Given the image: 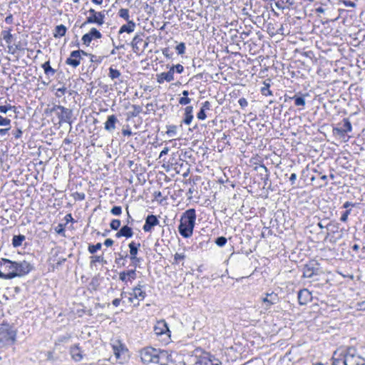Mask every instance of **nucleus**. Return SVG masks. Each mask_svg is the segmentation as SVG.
Masks as SVG:
<instances>
[{"instance_id":"nucleus-54","label":"nucleus","mask_w":365,"mask_h":365,"mask_svg":"<svg viewBox=\"0 0 365 365\" xmlns=\"http://www.w3.org/2000/svg\"><path fill=\"white\" fill-rule=\"evenodd\" d=\"M210 108H211V103L208 101H206L202 103L201 109L206 110H210Z\"/></svg>"},{"instance_id":"nucleus-8","label":"nucleus","mask_w":365,"mask_h":365,"mask_svg":"<svg viewBox=\"0 0 365 365\" xmlns=\"http://www.w3.org/2000/svg\"><path fill=\"white\" fill-rule=\"evenodd\" d=\"M81 54L88 56V53L83 50L73 51L70 53V56L66 59V63L67 65L71 66L73 68H76L80 65Z\"/></svg>"},{"instance_id":"nucleus-44","label":"nucleus","mask_w":365,"mask_h":365,"mask_svg":"<svg viewBox=\"0 0 365 365\" xmlns=\"http://www.w3.org/2000/svg\"><path fill=\"white\" fill-rule=\"evenodd\" d=\"M185 258V255L183 253H175L174 255V262L178 263L180 261L183 260Z\"/></svg>"},{"instance_id":"nucleus-7","label":"nucleus","mask_w":365,"mask_h":365,"mask_svg":"<svg viewBox=\"0 0 365 365\" xmlns=\"http://www.w3.org/2000/svg\"><path fill=\"white\" fill-rule=\"evenodd\" d=\"M319 274V267L316 261H310L308 264H305L303 268V277L305 278H311Z\"/></svg>"},{"instance_id":"nucleus-63","label":"nucleus","mask_w":365,"mask_h":365,"mask_svg":"<svg viewBox=\"0 0 365 365\" xmlns=\"http://www.w3.org/2000/svg\"><path fill=\"white\" fill-rule=\"evenodd\" d=\"M297 174L296 173H292L289 178V180L292 183V185H294L295 183V181L297 180Z\"/></svg>"},{"instance_id":"nucleus-23","label":"nucleus","mask_w":365,"mask_h":365,"mask_svg":"<svg viewBox=\"0 0 365 365\" xmlns=\"http://www.w3.org/2000/svg\"><path fill=\"white\" fill-rule=\"evenodd\" d=\"M66 31H67V29L64 25H63V24L58 25L56 26V28L54 29L53 36L56 38L64 36L66 33Z\"/></svg>"},{"instance_id":"nucleus-52","label":"nucleus","mask_w":365,"mask_h":365,"mask_svg":"<svg viewBox=\"0 0 365 365\" xmlns=\"http://www.w3.org/2000/svg\"><path fill=\"white\" fill-rule=\"evenodd\" d=\"M14 106L11 105L9 106H0V112L2 113H6L8 110L14 108Z\"/></svg>"},{"instance_id":"nucleus-27","label":"nucleus","mask_w":365,"mask_h":365,"mask_svg":"<svg viewBox=\"0 0 365 365\" xmlns=\"http://www.w3.org/2000/svg\"><path fill=\"white\" fill-rule=\"evenodd\" d=\"M25 239L26 237L23 235H14L12 239V245L14 247H20Z\"/></svg>"},{"instance_id":"nucleus-43","label":"nucleus","mask_w":365,"mask_h":365,"mask_svg":"<svg viewBox=\"0 0 365 365\" xmlns=\"http://www.w3.org/2000/svg\"><path fill=\"white\" fill-rule=\"evenodd\" d=\"M333 133L334 135H339L340 137H343L345 135L344 130L341 128V127H336L333 128Z\"/></svg>"},{"instance_id":"nucleus-42","label":"nucleus","mask_w":365,"mask_h":365,"mask_svg":"<svg viewBox=\"0 0 365 365\" xmlns=\"http://www.w3.org/2000/svg\"><path fill=\"white\" fill-rule=\"evenodd\" d=\"M96 262H103V263H106V261L104 260V258L103 256H97V255H95V256H92L91 257V264H95Z\"/></svg>"},{"instance_id":"nucleus-25","label":"nucleus","mask_w":365,"mask_h":365,"mask_svg":"<svg viewBox=\"0 0 365 365\" xmlns=\"http://www.w3.org/2000/svg\"><path fill=\"white\" fill-rule=\"evenodd\" d=\"M278 297L274 293L267 294L266 297L262 300L264 303H267L269 306L276 304L278 302Z\"/></svg>"},{"instance_id":"nucleus-6","label":"nucleus","mask_w":365,"mask_h":365,"mask_svg":"<svg viewBox=\"0 0 365 365\" xmlns=\"http://www.w3.org/2000/svg\"><path fill=\"white\" fill-rule=\"evenodd\" d=\"M89 16L86 18V21L82 24L81 28L85 26L86 24H95L98 26H102L105 23V11H96L93 9H90L88 11Z\"/></svg>"},{"instance_id":"nucleus-39","label":"nucleus","mask_w":365,"mask_h":365,"mask_svg":"<svg viewBox=\"0 0 365 365\" xmlns=\"http://www.w3.org/2000/svg\"><path fill=\"white\" fill-rule=\"evenodd\" d=\"M338 225L337 223H335V222H329L327 225H326V229L328 230V231H331V232H334L336 230H338Z\"/></svg>"},{"instance_id":"nucleus-60","label":"nucleus","mask_w":365,"mask_h":365,"mask_svg":"<svg viewBox=\"0 0 365 365\" xmlns=\"http://www.w3.org/2000/svg\"><path fill=\"white\" fill-rule=\"evenodd\" d=\"M114 243V241L112 240V239H106L104 242V245L106 246V247H110L113 245Z\"/></svg>"},{"instance_id":"nucleus-49","label":"nucleus","mask_w":365,"mask_h":365,"mask_svg":"<svg viewBox=\"0 0 365 365\" xmlns=\"http://www.w3.org/2000/svg\"><path fill=\"white\" fill-rule=\"evenodd\" d=\"M163 54L168 58H171L173 56V53L170 51L169 48H165L162 51Z\"/></svg>"},{"instance_id":"nucleus-41","label":"nucleus","mask_w":365,"mask_h":365,"mask_svg":"<svg viewBox=\"0 0 365 365\" xmlns=\"http://www.w3.org/2000/svg\"><path fill=\"white\" fill-rule=\"evenodd\" d=\"M227 238L225 237H219L215 240V244L219 247H223L227 243Z\"/></svg>"},{"instance_id":"nucleus-3","label":"nucleus","mask_w":365,"mask_h":365,"mask_svg":"<svg viewBox=\"0 0 365 365\" xmlns=\"http://www.w3.org/2000/svg\"><path fill=\"white\" fill-rule=\"evenodd\" d=\"M140 356L144 364H164V359L168 358V354L165 351H160L155 348L147 346L140 351Z\"/></svg>"},{"instance_id":"nucleus-24","label":"nucleus","mask_w":365,"mask_h":365,"mask_svg":"<svg viewBox=\"0 0 365 365\" xmlns=\"http://www.w3.org/2000/svg\"><path fill=\"white\" fill-rule=\"evenodd\" d=\"M140 247V244L139 242H131L130 243H129V245H128V247L130 249L129 257H137Z\"/></svg>"},{"instance_id":"nucleus-9","label":"nucleus","mask_w":365,"mask_h":365,"mask_svg":"<svg viewBox=\"0 0 365 365\" xmlns=\"http://www.w3.org/2000/svg\"><path fill=\"white\" fill-rule=\"evenodd\" d=\"M102 38L101 33L96 28H92L88 33L82 36L83 44L88 46L93 39H99Z\"/></svg>"},{"instance_id":"nucleus-16","label":"nucleus","mask_w":365,"mask_h":365,"mask_svg":"<svg viewBox=\"0 0 365 365\" xmlns=\"http://www.w3.org/2000/svg\"><path fill=\"white\" fill-rule=\"evenodd\" d=\"M118 122L117 117L115 115H108L106 121L104 123V128L106 131L112 133L115 129V125Z\"/></svg>"},{"instance_id":"nucleus-64","label":"nucleus","mask_w":365,"mask_h":365,"mask_svg":"<svg viewBox=\"0 0 365 365\" xmlns=\"http://www.w3.org/2000/svg\"><path fill=\"white\" fill-rule=\"evenodd\" d=\"M56 231L58 234L64 232V229L63 228L62 225H58V227L56 228Z\"/></svg>"},{"instance_id":"nucleus-50","label":"nucleus","mask_w":365,"mask_h":365,"mask_svg":"<svg viewBox=\"0 0 365 365\" xmlns=\"http://www.w3.org/2000/svg\"><path fill=\"white\" fill-rule=\"evenodd\" d=\"M191 102V99L188 97H181L179 99V103L180 105H187Z\"/></svg>"},{"instance_id":"nucleus-11","label":"nucleus","mask_w":365,"mask_h":365,"mask_svg":"<svg viewBox=\"0 0 365 365\" xmlns=\"http://www.w3.org/2000/svg\"><path fill=\"white\" fill-rule=\"evenodd\" d=\"M1 335L5 338L6 341L14 343L16 339V331L9 325H3L1 327Z\"/></svg>"},{"instance_id":"nucleus-35","label":"nucleus","mask_w":365,"mask_h":365,"mask_svg":"<svg viewBox=\"0 0 365 365\" xmlns=\"http://www.w3.org/2000/svg\"><path fill=\"white\" fill-rule=\"evenodd\" d=\"M101 247H102L101 243L98 242L96 245H89L88 250L91 254H94L98 250H101Z\"/></svg>"},{"instance_id":"nucleus-59","label":"nucleus","mask_w":365,"mask_h":365,"mask_svg":"<svg viewBox=\"0 0 365 365\" xmlns=\"http://www.w3.org/2000/svg\"><path fill=\"white\" fill-rule=\"evenodd\" d=\"M113 44L114 48L110 51V55H115L116 53V51H115L116 49L124 47L123 44L120 45V46H115L114 43Z\"/></svg>"},{"instance_id":"nucleus-20","label":"nucleus","mask_w":365,"mask_h":365,"mask_svg":"<svg viewBox=\"0 0 365 365\" xmlns=\"http://www.w3.org/2000/svg\"><path fill=\"white\" fill-rule=\"evenodd\" d=\"M70 354L72 359L76 361H80L83 359L81 350L77 344L71 347Z\"/></svg>"},{"instance_id":"nucleus-1","label":"nucleus","mask_w":365,"mask_h":365,"mask_svg":"<svg viewBox=\"0 0 365 365\" xmlns=\"http://www.w3.org/2000/svg\"><path fill=\"white\" fill-rule=\"evenodd\" d=\"M32 269L33 266L26 260L16 262L6 258L0 259V278L3 279L24 277Z\"/></svg>"},{"instance_id":"nucleus-56","label":"nucleus","mask_w":365,"mask_h":365,"mask_svg":"<svg viewBox=\"0 0 365 365\" xmlns=\"http://www.w3.org/2000/svg\"><path fill=\"white\" fill-rule=\"evenodd\" d=\"M119 257L115 259V263L120 264V261L125 260L127 257H128V255H123L121 254H118Z\"/></svg>"},{"instance_id":"nucleus-32","label":"nucleus","mask_w":365,"mask_h":365,"mask_svg":"<svg viewBox=\"0 0 365 365\" xmlns=\"http://www.w3.org/2000/svg\"><path fill=\"white\" fill-rule=\"evenodd\" d=\"M166 133L170 137H174L177 135V126L175 125H169L166 126Z\"/></svg>"},{"instance_id":"nucleus-57","label":"nucleus","mask_w":365,"mask_h":365,"mask_svg":"<svg viewBox=\"0 0 365 365\" xmlns=\"http://www.w3.org/2000/svg\"><path fill=\"white\" fill-rule=\"evenodd\" d=\"M350 214V210H346V212H344L343 213V215L341 216V218L340 220L342 221V222H346L347 220V218H348V215Z\"/></svg>"},{"instance_id":"nucleus-51","label":"nucleus","mask_w":365,"mask_h":365,"mask_svg":"<svg viewBox=\"0 0 365 365\" xmlns=\"http://www.w3.org/2000/svg\"><path fill=\"white\" fill-rule=\"evenodd\" d=\"M197 118L199 120H205L207 118V115L205 114V110L200 108V111L197 114Z\"/></svg>"},{"instance_id":"nucleus-21","label":"nucleus","mask_w":365,"mask_h":365,"mask_svg":"<svg viewBox=\"0 0 365 365\" xmlns=\"http://www.w3.org/2000/svg\"><path fill=\"white\" fill-rule=\"evenodd\" d=\"M193 107L191 106H188L185 108L184 118L182 120V123L185 125H190L193 119Z\"/></svg>"},{"instance_id":"nucleus-14","label":"nucleus","mask_w":365,"mask_h":365,"mask_svg":"<svg viewBox=\"0 0 365 365\" xmlns=\"http://www.w3.org/2000/svg\"><path fill=\"white\" fill-rule=\"evenodd\" d=\"M312 299L311 292L307 289H301L298 292V301L300 305H305Z\"/></svg>"},{"instance_id":"nucleus-47","label":"nucleus","mask_w":365,"mask_h":365,"mask_svg":"<svg viewBox=\"0 0 365 365\" xmlns=\"http://www.w3.org/2000/svg\"><path fill=\"white\" fill-rule=\"evenodd\" d=\"M170 69H173V73L176 71L178 73H181L184 71V67L181 64L173 65Z\"/></svg>"},{"instance_id":"nucleus-15","label":"nucleus","mask_w":365,"mask_h":365,"mask_svg":"<svg viewBox=\"0 0 365 365\" xmlns=\"http://www.w3.org/2000/svg\"><path fill=\"white\" fill-rule=\"evenodd\" d=\"M284 101L287 102L289 100H293L296 106L304 107L306 104L305 96L301 93L295 94L294 96H284Z\"/></svg>"},{"instance_id":"nucleus-10","label":"nucleus","mask_w":365,"mask_h":365,"mask_svg":"<svg viewBox=\"0 0 365 365\" xmlns=\"http://www.w3.org/2000/svg\"><path fill=\"white\" fill-rule=\"evenodd\" d=\"M154 332L157 336H166L170 338V331L168 327L167 323L164 320L159 321L154 327Z\"/></svg>"},{"instance_id":"nucleus-46","label":"nucleus","mask_w":365,"mask_h":365,"mask_svg":"<svg viewBox=\"0 0 365 365\" xmlns=\"http://www.w3.org/2000/svg\"><path fill=\"white\" fill-rule=\"evenodd\" d=\"M135 269L133 268L132 269H130L127 272H125V274H127L129 279H135L136 278V272Z\"/></svg>"},{"instance_id":"nucleus-17","label":"nucleus","mask_w":365,"mask_h":365,"mask_svg":"<svg viewBox=\"0 0 365 365\" xmlns=\"http://www.w3.org/2000/svg\"><path fill=\"white\" fill-rule=\"evenodd\" d=\"M173 80V69H170L168 72H163L157 75V81L159 83H163L164 81L170 82Z\"/></svg>"},{"instance_id":"nucleus-40","label":"nucleus","mask_w":365,"mask_h":365,"mask_svg":"<svg viewBox=\"0 0 365 365\" xmlns=\"http://www.w3.org/2000/svg\"><path fill=\"white\" fill-rule=\"evenodd\" d=\"M2 34H3V38L5 40V41L7 43H10L11 42V39H12V37H13L12 34L10 33V31H3Z\"/></svg>"},{"instance_id":"nucleus-58","label":"nucleus","mask_w":365,"mask_h":365,"mask_svg":"<svg viewBox=\"0 0 365 365\" xmlns=\"http://www.w3.org/2000/svg\"><path fill=\"white\" fill-rule=\"evenodd\" d=\"M75 198L78 200H83L85 199V194L83 192H76Z\"/></svg>"},{"instance_id":"nucleus-12","label":"nucleus","mask_w":365,"mask_h":365,"mask_svg":"<svg viewBox=\"0 0 365 365\" xmlns=\"http://www.w3.org/2000/svg\"><path fill=\"white\" fill-rule=\"evenodd\" d=\"M130 296L128 298L130 302H133L134 299H137L138 300H143L146 296V293L145 291L142 289V286L140 284H138L133 289V293H130Z\"/></svg>"},{"instance_id":"nucleus-48","label":"nucleus","mask_w":365,"mask_h":365,"mask_svg":"<svg viewBox=\"0 0 365 365\" xmlns=\"http://www.w3.org/2000/svg\"><path fill=\"white\" fill-rule=\"evenodd\" d=\"M11 123V120L8 119L6 118H4L1 115H0V125L1 126H6L9 125Z\"/></svg>"},{"instance_id":"nucleus-34","label":"nucleus","mask_w":365,"mask_h":365,"mask_svg":"<svg viewBox=\"0 0 365 365\" xmlns=\"http://www.w3.org/2000/svg\"><path fill=\"white\" fill-rule=\"evenodd\" d=\"M108 76L113 80L118 78L120 76V72L118 70L110 67L109 68Z\"/></svg>"},{"instance_id":"nucleus-13","label":"nucleus","mask_w":365,"mask_h":365,"mask_svg":"<svg viewBox=\"0 0 365 365\" xmlns=\"http://www.w3.org/2000/svg\"><path fill=\"white\" fill-rule=\"evenodd\" d=\"M158 224L159 220H158L157 217L153 215H150L146 217L143 229L146 232H150L153 227Z\"/></svg>"},{"instance_id":"nucleus-19","label":"nucleus","mask_w":365,"mask_h":365,"mask_svg":"<svg viewBox=\"0 0 365 365\" xmlns=\"http://www.w3.org/2000/svg\"><path fill=\"white\" fill-rule=\"evenodd\" d=\"M136 27V24L133 21H127L126 24H123L121 26L118 31V34H122L123 33L130 34L134 31Z\"/></svg>"},{"instance_id":"nucleus-37","label":"nucleus","mask_w":365,"mask_h":365,"mask_svg":"<svg viewBox=\"0 0 365 365\" xmlns=\"http://www.w3.org/2000/svg\"><path fill=\"white\" fill-rule=\"evenodd\" d=\"M120 225L121 222L120 220L113 219L110 223V227L113 230H118V228L120 227Z\"/></svg>"},{"instance_id":"nucleus-2","label":"nucleus","mask_w":365,"mask_h":365,"mask_svg":"<svg viewBox=\"0 0 365 365\" xmlns=\"http://www.w3.org/2000/svg\"><path fill=\"white\" fill-rule=\"evenodd\" d=\"M196 212L194 208H190L184 212L180 220L178 232L185 238H189L192 235L195 225Z\"/></svg>"},{"instance_id":"nucleus-55","label":"nucleus","mask_w":365,"mask_h":365,"mask_svg":"<svg viewBox=\"0 0 365 365\" xmlns=\"http://www.w3.org/2000/svg\"><path fill=\"white\" fill-rule=\"evenodd\" d=\"M119 279L124 282H127L129 279L127 274H125V272H122L119 274Z\"/></svg>"},{"instance_id":"nucleus-33","label":"nucleus","mask_w":365,"mask_h":365,"mask_svg":"<svg viewBox=\"0 0 365 365\" xmlns=\"http://www.w3.org/2000/svg\"><path fill=\"white\" fill-rule=\"evenodd\" d=\"M343 122L344 123L341 128L344 130L345 133L351 132L352 130V126L348 118H344Z\"/></svg>"},{"instance_id":"nucleus-18","label":"nucleus","mask_w":365,"mask_h":365,"mask_svg":"<svg viewBox=\"0 0 365 365\" xmlns=\"http://www.w3.org/2000/svg\"><path fill=\"white\" fill-rule=\"evenodd\" d=\"M133 232L131 227L128 225L123 226L119 231L115 234L116 237L120 238L122 237H125L126 238H130L133 236Z\"/></svg>"},{"instance_id":"nucleus-4","label":"nucleus","mask_w":365,"mask_h":365,"mask_svg":"<svg viewBox=\"0 0 365 365\" xmlns=\"http://www.w3.org/2000/svg\"><path fill=\"white\" fill-rule=\"evenodd\" d=\"M341 356L344 357V365H364L365 359L362 357L356 348L348 346L343 349Z\"/></svg>"},{"instance_id":"nucleus-26","label":"nucleus","mask_w":365,"mask_h":365,"mask_svg":"<svg viewBox=\"0 0 365 365\" xmlns=\"http://www.w3.org/2000/svg\"><path fill=\"white\" fill-rule=\"evenodd\" d=\"M214 357L213 355L207 354L206 356H203L199 359L197 362L198 365H212V359Z\"/></svg>"},{"instance_id":"nucleus-61","label":"nucleus","mask_w":365,"mask_h":365,"mask_svg":"<svg viewBox=\"0 0 365 365\" xmlns=\"http://www.w3.org/2000/svg\"><path fill=\"white\" fill-rule=\"evenodd\" d=\"M212 365H222V362L218 359H217L215 356H214V357H212Z\"/></svg>"},{"instance_id":"nucleus-28","label":"nucleus","mask_w":365,"mask_h":365,"mask_svg":"<svg viewBox=\"0 0 365 365\" xmlns=\"http://www.w3.org/2000/svg\"><path fill=\"white\" fill-rule=\"evenodd\" d=\"M42 68H43L45 74L47 76H53L56 73V70L51 66L49 61H46L43 63Z\"/></svg>"},{"instance_id":"nucleus-31","label":"nucleus","mask_w":365,"mask_h":365,"mask_svg":"<svg viewBox=\"0 0 365 365\" xmlns=\"http://www.w3.org/2000/svg\"><path fill=\"white\" fill-rule=\"evenodd\" d=\"M118 15L119 17L123 19L126 21H130V14H129V10L128 9H120L118 11Z\"/></svg>"},{"instance_id":"nucleus-5","label":"nucleus","mask_w":365,"mask_h":365,"mask_svg":"<svg viewBox=\"0 0 365 365\" xmlns=\"http://www.w3.org/2000/svg\"><path fill=\"white\" fill-rule=\"evenodd\" d=\"M50 113H54L59 119V123H71L72 110L69 108H65L61 105H53L49 109Z\"/></svg>"},{"instance_id":"nucleus-62","label":"nucleus","mask_w":365,"mask_h":365,"mask_svg":"<svg viewBox=\"0 0 365 365\" xmlns=\"http://www.w3.org/2000/svg\"><path fill=\"white\" fill-rule=\"evenodd\" d=\"M169 151V148L168 147H165L163 150L160 152L159 158H162L163 155H165L168 154Z\"/></svg>"},{"instance_id":"nucleus-29","label":"nucleus","mask_w":365,"mask_h":365,"mask_svg":"<svg viewBox=\"0 0 365 365\" xmlns=\"http://www.w3.org/2000/svg\"><path fill=\"white\" fill-rule=\"evenodd\" d=\"M332 365H344V357L341 356V353L338 354L337 352H334L332 357Z\"/></svg>"},{"instance_id":"nucleus-36","label":"nucleus","mask_w":365,"mask_h":365,"mask_svg":"<svg viewBox=\"0 0 365 365\" xmlns=\"http://www.w3.org/2000/svg\"><path fill=\"white\" fill-rule=\"evenodd\" d=\"M185 44L183 42L180 43L175 47V50L178 55H182L185 52Z\"/></svg>"},{"instance_id":"nucleus-30","label":"nucleus","mask_w":365,"mask_h":365,"mask_svg":"<svg viewBox=\"0 0 365 365\" xmlns=\"http://www.w3.org/2000/svg\"><path fill=\"white\" fill-rule=\"evenodd\" d=\"M269 87L270 84L266 81H264L263 86L260 89L261 93L265 96H272V92L270 91Z\"/></svg>"},{"instance_id":"nucleus-22","label":"nucleus","mask_w":365,"mask_h":365,"mask_svg":"<svg viewBox=\"0 0 365 365\" xmlns=\"http://www.w3.org/2000/svg\"><path fill=\"white\" fill-rule=\"evenodd\" d=\"M142 36L143 34H136L133 37L132 41L130 42V46L132 47L133 51L135 53H138V51H140L138 44L143 41Z\"/></svg>"},{"instance_id":"nucleus-53","label":"nucleus","mask_w":365,"mask_h":365,"mask_svg":"<svg viewBox=\"0 0 365 365\" xmlns=\"http://www.w3.org/2000/svg\"><path fill=\"white\" fill-rule=\"evenodd\" d=\"M238 103L242 108H245L248 105V102L245 98H240L238 101Z\"/></svg>"},{"instance_id":"nucleus-38","label":"nucleus","mask_w":365,"mask_h":365,"mask_svg":"<svg viewBox=\"0 0 365 365\" xmlns=\"http://www.w3.org/2000/svg\"><path fill=\"white\" fill-rule=\"evenodd\" d=\"M129 258L131 261L130 266H132L135 269H136V267H139L140 263L141 262V260H142L141 258H139L138 257H129Z\"/></svg>"},{"instance_id":"nucleus-45","label":"nucleus","mask_w":365,"mask_h":365,"mask_svg":"<svg viewBox=\"0 0 365 365\" xmlns=\"http://www.w3.org/2000/svg\"><path fill=\"white\" fill-rule=\"evenodd\" d=\"M110 212L114 215H120L122 213V208L120 206H113Z\"/></svg>"}]
</instances>
